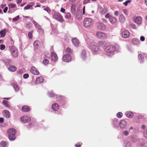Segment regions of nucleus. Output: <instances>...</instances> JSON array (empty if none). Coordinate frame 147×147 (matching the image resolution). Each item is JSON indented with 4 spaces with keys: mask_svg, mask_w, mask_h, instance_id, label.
<instances>
[{
    "mask_svg": "<svg viewBox=\"0 0 147 147\" xmlns=\"http://www.w3.org/2000/svg\"><path fill=\"white\" fill-rule=\"evenodd\" d=\"M100 8V12L102 14H104L107 12V11L106 8L103 9L102 7L101 8V7Z\"/></svg>",
    "mask_w": 147,
    "mask_h": 147,
    "instance_id": "ea45409f",
    "label": "nucleus"
},
{
    "mask_svg": "<svg viewBox=\"0 0 147 147\" xmlns=\"http://www.w3.org/2000/svg\"><path fill=\"white\" fill-rule=\"evenodd\" d=\"M41 45L40 42L38 40L35 41L34 43V45L35 47L36 48L39 47Z\"/></svg>",
    "mask_w": 147,
    "mask_h": 147,
    "instance_id": "bb28decb",
    "label": "nucleus"
},
{
    "mask_svg": "<svg viewBox=\"0 0 147 147\" xmlns=\"http://www.w3.org/2000/svg\"><path fill=\"white\" fill-rule=\"evenodd\" d=\"M119 21L123 23L125 21V18L124 17V18H119Z\"/></svg>",
    "mask_w": 147,
    "mask_h": 147,
    "instance_id": "8fccbe9b",
    "label": "nucleus"
},
{
    "mask_svg": "<svg viewBox=\"0 0 147 147\" xmlns=\"http://www.w3.org/2000/svg\"><path fill=\"white\" fill-rule=\"evenodd\" d=\"M81 57L82 59L85 60L86 58V52L85 50H82L81 53Z\"/></svg>",
    "mask_w": 147,
    "mask_h": 147,
    "instance_id": "6ab92c4d",
    "label": "nucleus"
},
{
    "mask_svg": "<svg viewBox=\"0 0 147 147\" xmlns=\"http://www.w3.org/2000/svg\"><path fill=\"white\" fill-rule=\"evenodd\" d=\"M127 125L126 122L124 120H121L119 122V125L120 128H123Z\"/></svg>",
    "mask_w": 147,
    "mask_h": 147,
    "instance_id": "a211bd4d",
    "label": "nucleus"
},
{
    "mask_svg": "<svg viewBox=\"0 0 147 147\" xmlns=\"http://www.w3.org/2000/svg\"><path fill=\"white\" fill-rule=\"evenodd\" d=\"M90 1V0H84L83 1V4H85L87 3H89Z\"/></svg>",
    "mask_w": 147,
    "mask_h": 147,
    "instance_id": "0e129e2a",
    "label": "nucleus"
},
{
    "mask_svg": "<svg viewBox=\"0 0 147 147\" xmlns=\"http://www.w3.org/2000/svg\"><path fill=\"white\" fill-rule=\"evenodd\" d=\"M138 59L140 63H142L144 61V57L141 54H139L138 56Z\"/></svg>",
    "mask_w": 147,
    "mask_h": 147,
    "instance_id": "cd10ccee",
    "label": "nucleus"
},
{
    "mask_svg": "<svg viewBox=\"0 0 147 147\" xmlns=\"http://www.w3.org/2000/svg\"><path fill=\"white\" fill-rule=\"evenodd\" d=\"M16 130L13 128H11L8 129L7 133L8 135L9 139L10 141L14 140L16 138Z\"/></svg>",
    "mask_w": 147,
    "mask_h": 147,
    "instance_id": "f03ea898",
    "label": "nucleus"
},
{
    "mask_svg": "<svg viewBox=\"0 0 147 147\" xmlns=\"http://www.w3.org/2000/svg\"><path fill=\"white\" fill-rule=\"evenodd\" d=\"M3 61L6 65H9L11 64V61L10 59L7 58H4L2 60Z\"/></svg>",
    "mask_w": 147,
    "mask_h": 147,
    "instance_id": "a878e982",
    "label": "nucleus"
},
{
    "mask_svg": "<svg viewBox=\"0 0 147 147\" xmlns=\"http://www.w3.org/2000/svg\"><path fill=\"white\" fill-rule=\"evenodd\" d=\"M82 144L81 142H79L75 144V146L76 147H81Z\"/></svg>",
    "mask_w": 147,
    "mask_h": 147,
    "instance_id": "13d9d810",
    "label": "nucleus"
},
{
    "mask_svg": "<svg viewBox=\"0 0 147 147\" xmlns=\"http://www.w3.org/2000/svg\"><path fill=\"white\" fill-rule=\"evenodd\" d=\"M129 143V141L128 140H125L124 141V146L125 147H128V146L129 145L128 144Z\"/></svg>",
    "mask_w": 147,
    "mask_h": 147,
    "instance_id": "37998d69",
    "label": "nucleus"
},
{
    "mask_svg": "<svg viewBox=\"0 0 147 147\" xmlns=\"http://www.w3.org/2000/svg\"><path fill=\"white\" fill-rule=\"evenodd\" d=\"M135 114V112L133 113L131 111H129V118H131Z\"/></svg>",
    "mask_w": 147,
    "mask_h": 147,
    "instance_id": "c03bdc74",
    "label": "nucleus"
},
{
    "mask_svg": "<svg viewBox=\"0 0 147 147\" xmlns=\"http://www.w3.org/2000/svg\"><path fill=\"white\" fill-rule=\"evenodd\" d=\"M3 113L4 116L7 118H9L10 117V115L9 112L7 110L3 111Z\"/></svg>",
    "mask_w": 147,
    "mask_h": 147,
    "instance_id": "dca6fc26",
    "label": "nucleus"
},
{
    "mask_svg": "<svg viewBox=\"0 0 147 147\" xmlns=\"http://www.w3.org/2000/svg\"><path fill=\"white\" fill-rule=\"evenodd\" d=\"M48 95L50 97H53L56 96V97L57 98L58 97V96L57 95L55 94L52 91L49 92L48 93Z\"/></svg>",
    "mask_w": 147,
    "mask_h": 147,
    "instance_id": "f704fd0d",
    "label": "nucleus"
},
{
    "mask_svg": "<svg viewBox=\"0 0 147 147\" xmlns=\"http://www.w3.org/2000/svg\"><path fill=\"white\" fill-rule=\"evenodd\" d=\"M72 42L74 45L76 47H78L79 44V42L78 40L76 38H74L72 40Z\"/></svg>",
    "mask_w": 147,
    "mask_h": 147,
    "instance_id": "aec40b11",
    "label": "nucleus"
},
{
    "mask_svg": "<svg viewBox=\"0 0 147 147\" xmlns=\"http://www.w3.org/2000/svg\"><path fill=\"white\" fill-rule=\"evenodd\" d=\"M83 24L85 27L90 26L92 24V19L90 18H86L83 21Z\"/></svg>",
    "mask_w": 147,
    "mask_h": 147,
    "instance_id": "423d86ee",
    "label": "nucleus"
},
{
    "mask_svg": "<svg viewBox=\"0 0 147 147\" xmlns=\"http://www.w3.org/2000/svg\"><path fill=\"white\" fill-rule=\"evenodd\" d=\"M52 109L54 111H57L59 108V106L58 104L55 103L52 105Z\"/></svg>",
    "mask_w": 147,
    "mask_h": 147,
    "instance_id": "b1692460",
    "label": "nucleus"
},
{
    "mask_svg": "<svg viewBox=\"0 0 147 147\" xmlns=\"http://www.w3.org/2000/svg\"><path fill=\"white\" fill-rule=\"evenodd\" d=\"M62 59L64 62H68L71 61V57L69 54H67L63 57Z\"/></svg>",
    "mask_w": 147,
    "mask_h": 147,
    "instance_id": "9d476101",
    "label": "nucleus"
},
{
    "mask_svg": "<svg viewBox=\"0 0 147 147\" xmlns=\"http://www.w3.org/2000/svg\"><path fill=\"white\" fill-rule=\"evenodd\" d=\"M132 42L133 44L135 45H138L140 43V41L139 40L136 38H134L132 40Z\"/></svg>",
    "mask_w": 147,
    "mask_h": 147,
    "instance_id": "c756f323",
    "label": "nucleus"
},
{
    "mask_svg": "<svg viewBox=\"0 0 147 147\" xmlns=\"http://www.w3.org/2000/svg\"><path fill=\"white\" fill-rule=\"evenodd\" d=\"M131 140L133 142L136 141L137 143L139 145L140 147L142 145L144 144V140L141 138H137L136 136H134L133 137H132Z\"/></svg>",
    "mask_w": 147,
    "mask_h": 147,
    "instance_id": "0eeeda50",
    "label": "nucleus"
},
{
    "mask_svg": "<svg viewBox=\"0 0 147 147\" xmlns=\"http://www.w3.org/2000/svg\"><path fill=\"white\" fill-rule=\"evenodd\" d=\"M112 125L114 127H118V119H115L113 120Z\"/></svg>",
    "mask_w": 147,
    "mask_h": 147,
    "instance_id": "412c9836",
    "label": "nucleus"
},
{
    "mask_svg": "<svg viewBox=\"0 0 147 147\" xmlns=\"http://www.w3.org/2000/svg\"><path fill=\"white\" fill-rule=\"evenodd\" d=\"M30 71L31 73L35 75H38L39 73L37 69L34 67H32L30 69Z\"/></svg>",
    "mask_w": 147,
    "mask_h": 147,
    "instance_id": "ddd939ff",
    "label": "nucleus"
},
{
    "mask_svg": "<svg viewBox=\"0 0 147 147\" xmlns=\"http://www.w3.org/2000/svg\"><path fill=\"white\" fill-rule=\"evenodd\" d=\"M12 86L13 87L16 92H18L19 90V87L18 84L15 83H13L12 84Z\"/></svg>",
    "mask_w": 147,
    "mask_h": 147,
    "instance_id": "5701e85b",
    "label": "nucleus"
},
{
    "mask_svg": "<svg viewBox=\"0 0 147 147\" xmlns=\"http://www.w3.org/2000/svg\"><path fill=\"white\" fill-rule=\"evenodd\" d=\"M110 22L111 24H115L116 22V19L114 17L111 16L109 19Z\"/></svg>",
    "mask_w": 147,
    "mask_h": 147,
    "instance_id": "2f4dec72",
    "label": "nucleus"
},
{
    "mask_svg": "<svg viewBox=\"0 0 147 147\" xmlns=\"http://www.w3.org/2000/svg\"><path fill=\"white\" fill-rule=\"evenodd\" d=\"M145 37L142 36H141L140 38V40L141 41H143L145 40Z\"/></svg>",
    "mask_w": 147,
    "mask_h": 147,
    "instance_id": "69168bd1",
    "label": "nucleus"
},
{
    "mask_svg": "<svg viewBox=\"0 0 147 147\" xmlns=\"http://www.w3.org/2000/svg\"><path fill=\"white\" fill-rule=\"evenodd\" d=\"M123 134L125 136H128L129 135V132L127 131H124Z\"/></svg>",
    "mask_w": 147,
    "mask_h": 147,
    "instance_id": "e2e57ef3",
    "label": "nucleus"
},
{
    "mask_svg": "<svg viewBox=\"0 0 147 147\" xmlns=\"http://www.w3.org/2000/svg\"><path fill=\"white\" fill-rule=\"evenodd\" d=\"M8 6L9 9H10L15 8L16 7V4H14L13 3L10 4L8 5Z\"/></svg>",
    "mask_w": 147,
    "mask_h": 147,
    "instance_id": "58836bf2",
    "label": "nucleus"
},
{
    "mask_svg": "<svg viewBox=\"0 0 147 147\" xmlns=\"http://www.w3.org/2000/svg\"><path fill=\"white\" fill-rule=\"evenodd\" d=\"M97 27L99 30L102 31H104L106 29V25L100 22L97 23Z\"/></svg>",
    "mask_w": 147,
    "mask_h": 147,
    "instance_id": "9b49d317",
    "label": "nucleus"
},
{
    "mask_svg": "<svg viewBox=\"0 0 147 147\" xmlns=\"http://www.w3.org/2000/svg\"><path fill=\"white\" fill-rule=\"evenodd\" d=\"M32 22L36 28L38 26H40V25H39L35 21L33 20Z\"/></svg>",
    "mask_w": 147,
    "mask_h": 147,
    "instance_id": "603ef678",
    "label": "nucleus"
},
{
    "mask_svg": "<svg viewBox=\"0 0 147 147\" xmlns=\"http://www.w3.org/2000/svg\"><path fill=\"white\" fill-rule=\"evenodd\" d=\"M6 34V30H4L0 32V35L1 37L4 36Z\"/></svg>",
    "mask_w": 147,
    "mask_h": 147,
    "instance_id": "e433bc0d",
    "label": "nucleus"
},
{
    "mask_svg": "<svg viewBox=\"0 0 147 147\" xmlns=\"http://www.w3.org/2000/svg\"><path fill=\"white\" fill-rule=\"evenodd\" d=\"M23 72V70L22 69L20 70L19 71H18L17 73L18 74H22Z\"/></svg>",
    "mask_w": 147,
    "mask_h": 147,
    "instance_id": "774afa93",
    "label": "nucleus"
},
{
    "mask_svg": "<svg viewBox=\"0 0 147 147\" xmlns=\"http://www.w3.org/2000/svg\"><path fill=\"white\" fill-rule=\"evenodd\" d=\"M36 28L37 29L38 31L39 34H42L43 33V30L40 26H38Z\"/></svg>",
    "mask_w": 147,
    "mask_h": 147,
    "instance_id": "c85d7f7f",
    "label": "nucleus"
},
{
    "mask_svg": "<svg viewBox=\"0 0 147 147\" xmlns=\"http://www.w3.org/2000/svg\"><path fill=\"white\" fill-rule=\"evenodd\" d=\"M33 31H32V32H29L28 33V37L30 39H31V38H32V32Z\"/></svg>",
    "mask_w": 147,
    "mask_h": 147,
    "instance_id": "49530a36",
    "label": "nucleus"
},
{
    "mask_svg": "<svg viewBox=\"0 0 147 147\" xmlns=\"http://www.w3.org/2000/svg\"><path fill=\"white\" fill-rule=\"evenodd\" d=\"M30 7H31V5L29 4L27 6H25L24 7V9L26 10L28 9H30Z\"/></svg>",
    "mask_w": 147,
    "mask_h": 147,
    "instance_id": "680f3d73",
    "label": "nucleus"
},
{
    "mask_svg": "<svg viewBox=\"0 0 147 147\" xmlns=\"http://www.w3.org/2000/svg\"><path fill=\"white\" fill-rule=\"evenodd\" d=\"M2 103L6 107L8 108L11 107V105L9 102L6 100H3Z\"/></svg>",
    "mask_w": 147,
    "mask_h": 147,
    "instance_id": "393cba45",
    "label": "nucleus"
},
{
    "mask_svg": "<svg viewBox=\"0 0 147 147\" xmlns=\"http://www.w3.org/2000/svg\"><path fill=\"white\" fill-rule=\"evenodd\" d=\"M32 26V25L30 23H27L26 25V27L29 29L31 28Z\"/></svg>",
    "mask_w": 147,
    "mask_h": 147,
    "instance_id": "de8ad7c7",
    "label": "nucleus"
},
{
    "mask_svg": "<svg viewBox=\"0 0 147 147\" xmlns=\"http://www.w3.org/2000/svg\"><path fill=\"white\" fill-rule=\"evenodd\" d=\"M111 16L109 14V13H108L106 15H105V17L107 18H109Z\"/></svg>",
    "mask_w": 147,
    "mask_h": 147,
    "instance_id": "052dcab7",
    "label": "nucleus"
},
{
    "mask_svg": "<svg viewBox=\"0 0 147 147\" xmlns=\"http://www.w3.org/2000/svg\"><path fill=\"white\" fill-rule=\"evenodd\" d=\"M122 36L124 38H127L129 37V32L127 30H124L122 32Z\"/></svg>",
    "mask_w": 147,
    "mask_h": 147,
    "instance_id": "4be33fe9",
    "label": "nucleus"
},
{
    "mask_svg": "<svg viewBox=\"0 0 147 147\" xmlns=\"http://www.w3.org/2000/svg\"><path fill=\"white\" fill-rule=\"evenodd\" d=\"M90 48L94 51H97L99 49L98 45L94 42H91L90 44Z\"/></svg>",
    "mask_w": 147,
    "mask_h": 147,
    "instance_id": "39448f33",
    "label": "nucleus"
},
{
    "mask_svg": "<svg viewBox=\"0 0 147 147\" xmlns=\"http://www.w3.org/2000/svg\"><path fill=\"white\" fill-rule=\"evenodd\" d=\"M72 50L69 48H67L66 50V53L70 54L72 53Z\"/></svg>",
    "mask_w": 147,
    "mask_h": 147,
    "instance_id": "79ce46f5",
    "label": "nucleus"
},
{
    "mask_svg": "<svg viewBox=\"0 0 147 147\" xmlns=\"http://www.w3.org/2000/svg\"><path fill=\"white\" fill-rule=\"evenodd\" d=\"M29 110V108L27 106H23L22 109V110L24 111L25 112H27Z\"/></svg>",
    "mask_w": 147,
    "mask_h": 147,
    "instance_id": "473e14b6",
    "label": "nucleus"
},
{
    "mask_svg": "<svg viewBox=\"0 0 147 147\" xmlns=\"http://www.w3.org/2000/svg\"><path fill=\"white\" fill-rule=\"evenodd\" d=\"M123 11L125 15H127L128 13V11L127 10L124 9L123 10Z\"/></svg>",
    "mask_w": 147,
    "mask_h": 147,
    "instance_id": "bf43d9fd",
    "label": "nucleus"
},
{
    "mask_svg": "<svg viewBox=\"0 0 147 147\" xmlns=\"http://www.w3.org/2000/svg\"><path fill=\"white\" fill-rule=\"evenodd\" d=\"M71 14L69 13H67L65 16V18L66 19H69L71 18Z\"/></svg>",
    "mask_w": 147,
    "mask_h": 147,
    "instance_id": "a18cd8bd",
    "label": "nucleus"
},
{
    "mask_svg": "<svg viewBox=\"0 0 147 147\" xmlns=\"http://www.w3.org/2000/svg\"><path fill=\"white\" fill-rule=\"evenodd\" d=\"M98 44L101 47H104L105 46L106 42L105 41H101L98 42Z\"/></svg>",
    "mask_w": 147,
    "mask_h": 147,
    "instance_id": "4c0bfd02",
    "label": "nucleus"
},
{
    "mask_svg": "<svg viewBox=\"0 0 147 147\" xmlns=\"http://www.w3.org/2000/svg\"><path fill=\"white\" fill-rule=\"evenodd\" d=\"M45 56L46 58H49L50 54L48 52H46L45 53Z\"/></svg>",
    "mask_w": 147,
    "mask_h": 147,
    "instance_id": "5fc2aeb1",
    "label": "nucleus"
},
{
    "mask_svg": "<svg viewBox=\"0 0 147 147\" xmlns=\"http://www.w3.org/2000/svg\"><path fill=\"white\" fill-rule=\"evenodd\" d=\"M9 49L11 54L14 57H18V50L14 46H9Z\"/></svg>",
    "mask_w": 147,
    "mask_h": 147,
    "instance_id": "7ed1b4c3",
    "label": "nucleus"
},
{
    "mask_svg": "<svg viewBox=\"0 0 147 147\" xmlns=\"http://www.w3.org/2000/svg\"><path fill=\"white\" fill-rule=\"evenodd\" d=\"M21 121L23 123H26L30 122L31 119L30 117L27 116H23L20 118Z\"/></svg>",
    "mask_w": 147,
    "mask_h": 147,
    "instance_id": "1a4fd4ad",
    "label": "nucleus"
},
{
    "mask_svg": "<svg viewBox=\"0 0 147 147\" xmlns=\"http://www.w3.org/2000/svg\"><path fill=\"white\" fill-rule=\"evenodd\" d=\"M5 48V46L4 45H3V44H1L0 45V49L1 50H3Z\"/></svg>",
    "mask_w": 147,
    "mask_h": 147,
    "instance_id": "3c124183",
    "label": "nucleus"
},
{
    "mask_svg": "<svg viewBox=\"0 0 147 147\" xmlns=\"http://www.w3.org/2000/svg\"><path fill=\"white\" fill-rule=\"evenodd\" d=\"M96 35L98 37L102 39H105L107 37L105 33L101 32H97L96 33Z\"/></svg>",
    "mask_w": 147,
    "mask_h": 147,
    "instance_id": "6e6552de",
    "label": "nucleus"
},
{
    "mask_svg": "<svg viewBox=\"0 0 147 147\" xmlns=\"http://www.w3.org/2000/svg\"><path fill=\"white\" fill-rule=\"evenodd\" d=\"M49 61L48 59H45L44 61H43V63L45 65H47L48 64Z\"/></svg>",
    "mask_w": 147,
    "mask_h": 147,
    "instance_id": "09e8293b",
    "label": "nucleus"
},
{
    "mask_svg": "<svg viewBox=\"0 0 147 147\" xmlns=\"http://www.w3.org/2000/svg\"><path fill=\"white\" fill-rule=\"evenodd\" d=\"M19 18V16H18L13 19V21H16L18 20Z\"/></svg>",
    "mask_w": 147,
    "mask_h": 147,
    "instance_id": "6e6d98bb",
    "label": "nucleus"
},
{
    "mask_svg": "<svg viewBox=\"0 0 147 147\" xmlns=\"http://www.w3.org/2000/svg\"><path fill=\"white\" fill-rule=\"evenodd\" d=\"M144 136L147 138V129L144 132Z\"/></svg>",
    "mask_w": 147,
    "mask_h": 147,
    "instance_id": "338daca9",
    "label": "nucleus"
},
{
    "mask_svg": "<svg viewBox=\"0 0 147 147\" xmlns=\"http://www.w3.org/2000/svg\"><path fill=\"white\" fill-rule=\"evenodd\" d=\"M44 80V79L42 77H39L36 79L35 83L36 84H38L42 83L43 82Z\"/></svg>",
    "mask_w": 147,
    "mask_h": 147,
    "instance_id": "2eb2a0df",
    "label": "nucleus"
},
{
    "mask_svg": "<svg viewBox=\"0 0 147 147\" xmlns=\"http://www.w3.org/2000/svg\"><path fill=\"white\" fill-rule=\"evenodd\" d=\"M8 69L10 71L14 72L16 70L17 67L14 65H9V66L8 67Z\"/></svg>",
    "mask_w": 147,
    "mask_h": 147,
    "instance_id": "f3484780",
    "label": "nucleus"
},
{
    "mask_svg": "<svg viewBox=\"0 0 147 147\" xmlns=\"http://www.w3.org/2000/svg\"><path fill=\"white\" fill-rule=\"evenodd\" d=\"M129 26H130V27L132 29L135 30L137 29V26H136V25L134 24H129Z\"/></svg>",
    "mask_w": 147,
    "mask_h": 147,
    "instance_id": "c9c22d12",
    "label": "nucleus"
},
{
    "mask_svg": "<svg viewBox=\"0 0 147 147\" xmlns=\"http://www.w3.org/2000/svg\"><path fill=\"white\" fill-rule=\"evenodd\" d=\"M123 116V114L121 112H119L117 114V117L118 118H121Z\"/></svg>",
    "mask_w": 147,
    "mask_h": 147,
    "instance_id": "a19ab883",
    "label": "nucleus"
},
{
    "mask_svg": "<svg viewBox=\"0 0 147 147\" xmlns=\"http://www.w3.org/2000/svg\"><path fill=\"white\" fill-rule=\"evenodd\" d=\"M44 10L46 11L49 13H50L51 12L50 9L48 7H47L45 9H44Z\"/></svg>",
    "mask_w": 147,
    "mask_h": 147,
    "instance_id": "864d4df0",
    "label": "nucleus"
},
{
    "mask_svg": "<svg viewBox=\"0 0 147 147\" xmlns=\"http://www.w3.org/2000/svg\"><path fill=\"white\" fill-rule=\"evenodd\" d=\"M53 17L57 21L60 22H62L64 21L62 16L59 13L56 12L54 13L53 15Z\"/></svg>",
    "mask_w": 147,
    "mask_h": 147,
    "instance_id": "20e7f679",
    "label": "nucleus"
},
{
    "mask_svg": "<svg viewBox=\"0 0 147 147\" xmlns=\"http://www.w3.org/2000/svg\"><path fill=\"white\" fill-rule=\"evenodd\" d=\"M119 47L118 46H115L113 45H109L105 49V51L107 53H113L115 51H119Z\"/></svg>",
    "mask_w": 147,
    "mask_h": 147,
    "instance_id": "f257e3e1",
    "label": "nucleus"
},
{
    "mask_svg": "<svg viewBox=\"0 0 147 147\" xmlns=\"http://www.w3.org/2000/svg\"><path fill=\"white\" fill-rule=\"evenodd\" d=\"M51 59L52 61H56L57 60V56L55 53L52 51L51 54Z\"/></svg>",
    "mask_w": 147,
    "mask_h": 147,
    "instance_id": "4468645a",
    "label": "nucleus"
},
{
    "mask_svg": "<svg viewBox=\"0 0 147 147\" xmlns=\"http://www.w3.org/2000/svg\"><path fill=\"white\" fill-rule=\"evenodd\" d=\"M7 144V142L6 141H2L0 142V146L1 147H6Z\"/></svg>",
    "mask_w": 147,
    "mask_h": 147,
    "instance_id": "72a5a7b5",
    "label": "nucleus"
},
{
    "mask_svg": "<svg viewBox=\"0 0 147 147\" xmlns=\"http://www.w3.org/2000/svg\"><path fill=\"white\" fill-rule=\"evenodd\" d=\"M133 19L134 22L138 25H140L142 23V18L140 16H138L136 18H133Z\"/></svg>",
    "mask_w": 147,
    "mask_h": 147,
    "instance_id": "f8f14e48",
    "label": "nucleus"
},
{
    "mask_svg": "<svg viewBox=\"0 0 147 147\" xmlns=\"http://www.w3.org/2000/svg\"><path fill=\"white\" fill-rule=\"evenodd\" d=\"M71 11L72 13L74 15L76 13V8L75 7V5H72L71 8Z\"/></svg>",
    "mask_w": 147,
    "mask_h": 147,
    "instance_id": "7c9ffc66",
    "label": "nucleus"
},
{
    "mask_svg": "<svg viewBox=\"0 0 147 147\" xmlns=\"http://www.w3.org/2000/svg\"><path fill=\"white\" fill-rule=\"evenodd\" d=\"M29 75L28 74H24L23 76V78L25 79H27Z\"/></svg>",
    "mask_w": 147,
    "mask_h": 147,
    "instance_id": "4d7b16f0",
    "label": "nucleus"
}]
</instances>
